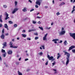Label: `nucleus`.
I'll return each instance as SVG.
<instances>
[{"label": "nucleus", "instance_id": "14", "mask_svg": "<svg viewBox=\"0 0 75 75\" xmlns=\"http://www.w3.org/2000/svg\"><path fill=\"white\" fill-rule=\"evenodd\" d=\"M22 35L23 37L24 38H25L26 37H27V35L25 34H22Z\"/></svg>", "mask_w": 75, "mask_h": 75}, {"label": "nucleus", "instance_id": "56", "mask_svg": "<svg viewBox=\"0 0 75 75\" xmlns=\"http://www.w3.org/2000/svg\"><path fill=\"white\" fill-rule=\"evenodd\" d=\"M2 27V24H0V27Z\"/></svg>", "mask_w": 75, "mask_h": 75}, {"label": "nucleus", "instance_id": "9", "mask_svg": "<svg viewBox=\"0 0 75 75\" xmlns=\"http://www.w3.org/2000/svg\"><path fill=\"white\" fill-rule=\"evenodd\" d=\"M57 41H59V40L58 39H53L52 40V41H54V43L55 44L57 43Z\"/></svg>", "mask_w": 75, "mask_h": 75}, {"label": "nucleus", "instance_id": "60", "mask_svg": "<svg viewBox=\"0 0 75 75\" xmlns=\"http://www.w3.org/2000/svg\"><path fill=\"white\" fill-rule=\"evenodd\" d=\"M30 71V69H28L27 71H28H28Z\"/></svg>", "mask_w": 75, "mask_h": 75}, {"label": "nucleus", "instance_id": "63", "mask_svg": "<svg viewBox=\"0 0 75 75\" xmlns=\"http://www.w3.org/2000/svg\"><path fill=\"white\" fill-rule=\"evenodd\" d=\"M74 8H75V6H73V9H74Z\"/></svg>", "mask_w": 75, "mask_h": 75}, {"label": "nucleus", "instance_id": "39", "mask_svg": "<svg viewBox=\"0 0 75 75\" xmlns=\"http://www.w3.org/2000/svg\"><path fill=\"white\" fill-rule=\"evenodd\" d=\"M34 9H32L30 10V12H32V11H34Z\"/></svg>", "mask_w": 75, "mask_h": 75}, {"label": "nucleus", "instance_id": "23", "mask_svg": "<svg viewBox=\"0 0 75 75\" xmlns=\"http://www.w3.org/2000/svg\"><path fill=\"white\" fill-rule=\"evenodd\" d=\"M8 23H9L10 24H13V22H12V21H8Z\"/></svg>", "mask_w": 75, "mask_h": 75}, {"label": "nucleus", "instance_id": "62", "mask_svg": "<svg viewBox=\"0 0 75 75\" xmlns=\"http://www.w3.org/2000/svg\"><path fill=\"white\" fill-rule=\"evenodd\" d=\"M57 73H58V72H57V71H55L54 72V74H57Z\"/></svg>", "mask_w": 75, "mask_h": 75}, {"label": "nucleus", "instance_id": "24", "mask_svg": "<svg viewBox=\"0 0 75 75\" xmlns=\"http://www.w3.org/2000/svg\"><path fill=\"white\" fill-rule=\"evenodd\" d=\"M3 7L4 8H7V5H3Z\"/></svg>", "mask_w": 75, "mask_h": 75}, {"label": "nucleus", "instance_id": "51", "mask_svg": "<svg viewBox=\"0 0 75 75\" xmlns=\"http://www.w3.org/2000/svg\"><path fill=\"white\" fill-rule=\"evenodd\" d=\"M16 65H18L19 64V63L18 62H16Z\"/></svg>", "mask_w": 75, "mask_h": 75}, {"label": "nucleus", "instance_id": "13", "mask_svg": "<svg viewBox=\"0 0 75 75\" xmlns=\"http://www.w3.org/2000/svg\"><path fill=\"white\" fill-rule=\"evenodd\" d=\"M1 18H2V15L0 16V22H1V23H3V20H2Z\"/></svg>", "mask_w": 75, "mask_h": 75}, {"label": "nucleus", "instance_id": "8", "mask_svg": "<svg viewBox=\"0 0 75 75\" xmlns=\"http://www.w3.org/2000/svg\"><path fill=\"white\" fill-rule=\"evenodd\" d=\"M12 53L13 52H12V51L11 50H10L8 51L7 54H8V55H11Z\"/></svg>", "mask_w": 75, "mask_h": 75}, {"label": "nucleus", "instance_id": "58", "mask_svg": "<svg viewBox=\"0 0 75 75\" xmlns=\"http://www.w3.org/2000/svg\"><path fill=\"white\" fill-rule=\"evenodd\" d=\"M21 57H20L19 59V61H21Z\"/></svg>", "mask_w": 75, "mask_h": 75}, {"label": "nucleus", "instance_id": "27", "mask_svg": "<svg viewBox=\"0 0 75 75\" xmlns=\"http://www.w3.org/2000/svg\"><path fill=\"white\" fill-rule=\"evenodd\" d=\"M38 54H39L40 55H42L43 53L42 52H40L38 53Z\"/></svg>", "mask_w": 75, "mask_h": 75}, {"label": "nucleus", "instance_id": "50", "mask_svg": "<svg viewBox=\"0 0 75 75\" xmlns=\"http://www.w3.org/2000/svg\"><path fill=\"white\" fill-rule=\"evenodd\" d=\"M28 59H25V61H28Z\"/></svg>", "mask_w": 75, "mask_h": 75}, {"label": "nucleus", "instance_id": "31", "mask_svg": "<svg viewBox=\"0 0 75 75\" xmlns=\"http://www.w3.org/2000/svg\"><path fill=\"white\" fill-rule=\"evenodd\" d=\"M41 47L42 48V49L43 50H44L45 49V46H44V45L42 46Z\"/></svg>", "mask_w": 75, "mask_h": 75}, {"label": "nucleus", "instance_id": "21", "mask_svg": "<svg viewBox=\"0 0 75 75\" xmlns=\"http://www.w3.org/2000/svg\"><path fill=\"white\" fill-rule=\"evenodd\" d=\"M9 45L11 46H13V42H10L9 43Z\"/></svg>", "mask_w": 75, "mask_h": 75}, {"label": "nucleus", "instance_id": "7", "mask_svg": "<svg viewBox=\"0 0 75 75\" xmlns=\"http://www.w3.org/2000/svg\"><path fill=\"white\" fill-rule=\"evenodd\" d=\"M18 10V8H15L14 9V10H13L12 12V14H14L16 11H17Z\"/></svg>", "mask_w": 75, "mask_h": 75}, {"label": "nucleus", "instance_id": "30", "mask_svg": "<svg viewBox=\"0 0 75 75\" xmlns=\"http://www.w3.org/2000/svg\"><path fill=\"white\" fill-rule=\"evenodd\" d=\"M33 24H35L37 23V22L35 21H33Z\"/></svg>", "mask_w": 75, "mask_h": 75}, {"label": "nucleus", "instance_id": "38", "mask_svg": "<svg viewBox=\"0 0 75 75\" xmlns=\"http://www.w3.org/2000/svg\"><path fill=\"white\" fill-rule=\"evenodd\" d=\"M59 14H60V13H59V12H57L56 13V15H57V16H59Z\"/></svg>", "mask_w": 75, "mask_h": 75}, {"label": "nucleus", "instance_id": "47", "mask_svg": "<svg viewBox=\"0 0 75 75\" xmlns=\"http://www.w3.org/2000/svg\"><path fill=\"white\" fill-rule=\"evenodd\" d=\"M45 65H48V61H47L46 62V63L45 64Z\"/></svg>", "mask_w": 75, "mask_h": 75}, {"label": "nucleus", "instance_id": "45", "mask_svg": "<svg viewBox=\"0 0 75 75\" xmlns=\"http://www.w3.org/2000/svg\"><path fill=\"white\" fill-rule=\"evenodd\" d=\"M27 40H31V38H28L27 39Z\"/></svg>", "mask_w": 75, "mask_h": 75}, {"label": "nucleus", "instance_id": "22", "mask_svg": "<svg viewBox=\"0 0 75 75\" xmlns=\"http://www.w3.org/2000/svg\"><path fill=\"white\" fill-rule=\"evenodd\" d=\"M65 3L64 2H62L61 4H60V6H62V5H64L65 4Z\"/></svg>", "mask_w": 75, "mask_h": 75}, {"label": "nucleus", "instance_id": "3", "mask_svg": "<svg viewBox=\"0 0 75 75\" xmlns=\"http://www.w3.org/2000/svg\"><path fill=\"white\" fill-rule=\"evenodd\" d=\"M69 35L70 37H72L75 40V33H70Z\"/></svg>", "mask_w": 75, "mask_h": 75}, {"label": "nucleus", "instance_id": "6", "mask_svg": "<svg viewBox=\"0 0 75 75\" xmlns=\"http://www.w3.org/2000/svg\"><path fill=\"white\" fill-rule=\"evenodd\" d=\"M48 59L50 60H52L51 61H55V59H54L53 56L50 57Z\"/></svg>", "mask_w": 75, "mask_h": 75}, {"label": "nucleus", "instance_id": "36", "mask_svg": "<svg viewBox=\"0 0 75 75\" xmlns=\"http://www.w3.org/2000/svg\"><path fill=\"white\" fill-rule=\"evenodd\" d=\"M15 6H16L17 5V1H15Z\"/></svg>", "mask_w": 75, "mask_h": 75}, {"label": "nucleus", "instance_id": "33", "mask_svg": "<svg viewBox=\"0 0 75 75\" xmlns=\"http://www.w3.org/2000/svg\"><path fill=\"white\" fill-rule=\"evenodd\" d=\"M63 52H64V55H65V53H67V52H66V50H64L63 51Z\"/></svg>", "mask_w": 75, "mask_h": 75}, {"label": "nucleus", "instance_id": "48", "mask_svg": "<svg viewBox=\"0 0 75 75\" xmlns=\"http://www.w3.org/2000/svg\"><path fill=\"white\" fill-rule=\"evenodd\" d=\"M47 57L48 59L50 57V56L49 55H48V53L47 54Z\"/></svg>", "mask_w": 75, "mask_h": 75}, {"label": "nucleus", "instance_id": "16", "mask_svg": "<svg viewBox=\"0 0 75 75\" xmlns=\"http://www.w3.org/2000/svg\"><path fill=\"white\" fill-rule=\"evenodd\" d=\"M1 37L2 39H4V35L3 34L2 35Z\"/></svg>", "mask_w": 75, "mask_h": 75}, {"label": "nucleus", "instance_id": "12", "mask_svg": "<svg viewBox=\"0 0 75 75\" xmlns=\"http://www.w3.org/2000/svg\"><path fill=\"white\" fill-rule=\"evenodd\" d=\"M18 47V46L13 47V46H12L10 47V48H15V49L17 48Z\"/></svg>", "mask_w": 75, "mask_h": 75}, {"label": "nucleus", "instance_id": "42", "mask_svg": "<svg viewBox=\"0 0 75 75\" xmlns=\"http://www.w3.org/2000/svg\"><path fill=\"white\" fill-rule=\"evenodd\" d=\"M22 32L23 33H25V30H23L22 31Z\"/></svg>", "mask_w": 75, "mask_h": 75}, {"label": "nucleus", "instance_id": "55", "mask_svg": "<svg viewBox=\"0 0 75 75\" xmlns=\"http://www.w3.org/2000/svg\"><path fill=\"white\" fill-rule=\"evenodd\" d=\"M48 6H45V8H48Z\"/></svg>", "mask_w": 75, "mask_h": 75}, {"label": "nucleus", "instance_id": "2", "mask_svg": "<svg viewBox=\"0 0 75 75\" xmlns=\"http://www.w3.org/2000/svg\"><path fill=\"white\" fill-rule=\"evenodd\" d=\"M61 30V32L59 33V36L63 35H64L65 33V31L64 30V28H62Z\"/></svg>", "mask_w": 75, "mask_h": 75}, {"label": "nucleus", "instance_id": "34", "mask_svg": "<svg viewBox=\"0 0 75 75\" xmlns=\"http://www.w3.org/2000/svg\"><path fill=\"white\" fill-rule=\"evenodd\" d=\"M38 37H35V40H37L38 39Z\"/></svg>", "mask_w": 75, "mask_h": 75}, {"label": "nucleus", "instance_id": "40", "mask_svg": "<svg viewBox=\"0 0 75 75\" xmlns=\"http://www.w3.org/2000/svg\"><path fill=\"white\" fill-rule=\"evenodd\" d=\"M34 35H38V33H34Z\"/></svg>", "mask_w": 75, "mask_h": 75}, {"label": "nucleus", "instance_id": "44", "mask_svg": "<svg viewBox=\"0 0 75 75\" xmlns=\"http://www.w3.org/2000/svg\"><path fill=\"white\" fill-rule=\"evenodd\" d=\"M2 52H5V50H2Z\"/></svg>", "mask_w": 75, "mask_h": 75}, {"label": "nucleus", "instance_id": "11", "mask_svg": "<svg viewBox=\"0 0 75 75\" xmlns=\"http://www.w3.org/2000/svg\"><path fill=\"white\" fill-rule=\"evenodd\" d=\"M57 55L58 56H57V59H58L59 58V57H61V55L59 53H58Z\"/></svg>", "mask_w": 75, "mask_h": 75}, {"label": "nucleus", "instance_id": "61", "mask_svg": "<svg viewBox=\"0 0 75 75\" xmlns=\"http://www.w3.org/2000/svg\"><path fill=\"white\" fill-rule=\"evenodd\" d=\"M53 70L54 71H57V70L55 69H53Z\"/></svg>", "mask_w": 75, "mask_h": 75}, {"label": "nucleus", "instance_id": "26", "mask_svg": "<svg viewBox=\"0 0 75 75\" xmlns=\"http://www.w3.org/2000/svg\"><path fill=\"white\" fill-rule=\"evenodd\" d=\"M4 29L3 28L2 29V34H4Z\"/></svg>", "mask_w": 75, "mask_h": 75}, {"label": "nucleus", "instance_id": "37", "mask_svg": "<svg viewBox=\"0 0 75 75\" xmlns=\"http://www.w3.org/2000/svg\"><path fill=\"white\" fill-rule=\"evenodd\" d=\"M72 52L74 53H74H75V49H73L72 50Z\"/></svg>", "mask_w": 75, "mask_h": 75}, {"label": "nucleus", "instance_id": "41", "mask_svg": "<svg viewBox=\"0 0 75 75\" xmlns=\"http://www.w3.org/2000/svg\"><path fill=\"white\" fill-rule=\"evenodd\" d=\"M47 35H48V34L46 33V34L45 35V36L44 37H47Z\"/></svg>", "mask_w": 75, "mask_h": 75}, {"label": "nucleus", "instance_id": "53", "mask_svg": "<svg viewBox=\"0 0 75 75\" xmlns=\"http://www.w3.org/2000/svg\"><path fill=\"white\" fill-rule=\"evenodd\" d=\"M38 23L40 24H41V22H40V21H39L38 22Z\"/></svg>", "mask_w": 75, "mask_h": 75}, {"label": "nucleus", "instance_id": "43", "mask_svg": "<svg viewBox=\"0 0 75 75\" xmlns=\"http://www.w3.org/2000/svg\"><path fill=\"white\" fill-rule=\"evenodd\" d=\"M55 62H55L54 61V63H52V65H55Z\"/></svg>", "mask_w": 75, "mask_h": 75}, {"label": "nucleus", "instance_id": "5", "mask_svg": "<svg viewBox=\"0 0 75 75\" xmlns=\"http://www.w3.org/2000/svg\"><path fill=\"white\" fill-rule=\"evenodd\" d=\"M5 16H6V17L5 18V20H7V19L10 18V17H8V14L6 12H5Z\"/></svg>", "mask_w": 75, "mask_h": 75}, {"label": "nucleus", "instance_id": "52", "mask_svg": "<svg viewBox=\"0 0 75 75\" xmlns=\"http://www.w3.org/2000/svg\"><path fill=\"white\" fill-rule=\"evenodd\" d=\"M28 1H29V2H30V3H32V1H31V0H29Z\"/></svg>", "mask_w": 75, "mask_h": 75}, {"label": "nucleus", "instance_id": "19", "mask_svg": "<svg viewBox=\"0 0 75 75\" xmlns=\"http://www.w3.org/2000/svg\"><path fill=\"white\" fill-rule=\"evenodd\" d=\"M4 27H5V28H8V26H7V24H4Z\"/></svg>", "mask_w": 75, "mask_h": 75}, {"label": "nucleus", "instance_id": "49", "mask_svg": "<svg viewBox=\"0 0 75 75\" xmlns=\"http://www.w3.org/2000/svg\"><path fill=\"white\" fill-rule=\"evenodd\" d=\"M35 7L36 8H38V5H36L35 6Z\"/></svg>", "mask_w": 75, "mask_h": 75}, {"label": "nucleus", "instance_id": "57", "mask_svg": "<svg viewBox=\"0 0 75 75\" xmlns=\"http://www.w3.org/2000/svg\"><path fill=\"white\" fill-rule=\"evenodd\" d=\"M6 36H8V33H6Z\"/></svg>", "mask_w": 75, "mask_h": 75}, {"label": "nucleus", "instance_id": "10", "mask_svg": "<svg viewBox=\"0 0 75 75\" xmlns=\"http://www.w3.org/2000/svg\"><path fill=\"white\" fill-rule=\"evenodd\" d=\"M75 47L74 46H71L69 49V51H70V50H71L73 48H75Z\"/></svg>", "mask_w": 75, "mask_h": 75}, {"label": "nucleus", "instance_id": "17", "mask_svg": "<svg viewBox=\"0 0 75 75\" xmlns=\"http://www.w3.org/2000/svg\"><path fill=\"white\" fill-rule=\"evenodd\" d=\"M22 11L23 12H26L27 11V10H26V8H24L22 10Z\"/></svg>", "mask_w": 75, "mask_h": 75}, {"label": "nucleus", "instance_id": "4", "mask_svg": "<svg viewBox=\"0 0 75 75\" xmlns=\"http://www.w3.org/2000/svg\"><path fill=\"white\" fill-rule=\"evenodd\" d=\"M38 1L36 2L35 3L36 4L40 6L41 5V3L42 2V0H38Z\"/></svg>", "mask_w": 75, "mask_h": 75}, {"label": "nucleus", "instance_id": "18", "mask_svg": "<svg viewBox=\"0 0 75 75\" xmlns=\"http://www.w3.org/2000/svg\"><path fill=\"white\" fill-rule=\"evenodd\" d=\"M18 75H23L22 73L20 72L19 71H18Z\"/></svg>", "mask_w": 75, "mask_h": 75}, {"label": "nucleus", "instance_id": "32", "mask_svg": "<svg viewBox=\"0 0 75 75\" xmlns=\"http://www.w3.org/2000/svg\"><path fill=\"white\" fill-rule=\"evenodd\" d=\"M34 30L33 29L29 30V32L30 33L31 31H34Z\"/></svg>", "mask_w": 75, "mask_h": 75}, {"label": "nucleus", "instance_id": "15", "mask_svg": "<svg viewBox=\"0 0 75 75\" xmlns=\"http://www.w3.org/2000/svg\"><path fill=\"white\" fill-rule=\"evenodd\" d=\"M64 45H67V44H68V43H67V40H65L64 42Z\"/></svg>", "mask_w": 75, "mask_h": 75}, {"label": "nucleus", "instance_id": "54", "mask_svg": "<svg viewBox=\"0 0 75 75\" xmlns=\"http://www.w3.org/2000/svg\"><path fill=\"white\" fill-rule=\"evenodd\" d=\"M12 42H14V39H12Z\"/></svg>", "mask_w": 75, "mask_h": 75}, {"label": "nucleus", "instance_id": "64", "mask_svg": "<svg viewBox=\"0 0 75 75\" xmlns=\"http://www.w3.org/2000/svg\"><path fill=\"white\" fill-rule=\"evenodd\" d=\"M26 56H29V55H28V54H26Z\"/></svg>", "mask_w": 75, "mask_h": 75}, {"label": "nucleus", "instance_id": "35", "mask_svg": "<svg viewBox=\"0 0 75 75\" xmlns=\"http://www.w3.org/2000/svg\"><path fill=\"white\" fill-rule=\"evenodd\" d=\"M6 54H3V57H6Z\"/></svg>", "mask_w": 75, "mask_h": 75}, {"label": "nucleus", "instance_id": "28", "mask_svg": "<svg viewBox=\"0 0 75 75\" xmlns=\"http://www.w3.org/2000/svg\"><path fill=\"white\" fill-rule=\"evenodd\" d=\"M43 40H47V39L46 38V37H43Z\"/></svg>", "mask_w": 75, "mask_h": 75}, {"label": "nucleus", "instance_id": "46", "mask_svg": "<svg viewBox=\"0 0 75 75\" xmlns=\"http://www.w3.org/2000/svg\"><path fill=\"white\" fill-rule=\"evenodd\" d=\"M62 62L63 64H65V62H64V61L62 60Z\"/></svg>", "mask_w": 75, "mask_h": 75}, {"label": "nucleus", "instance_id": "25", "mask_svg": "<svg viewBox=\"0 0 75 75\" xmlns=\"http://www.w3.org/2000/svg\"><path fill=\"white\" fill-rule=\"evenodd\" d=\"M39 28L41 30H42V31H43V28H42V27H40V26L39 27Z\"/></svg>", "mask_w": 75, "mask_h": 75}, {"label": "nucleus", "instance_id": "1", "mask_svg": "<svg viewBox=\"0 0 75 75\" xmlns=\"http://www.w3.org/2000/svg\"><path fill=\"white\" fill-rule=\"evenodd\" d=\"M65 54H64V55H67V57L66 58L67 60L66 62V65H67L69 64V58H70V54L67 52Z\"/></svg>", "mask_w": 75, "mask_h": 75}, {"label": "nucleus", "instance_id": "59", "mask_svg": "<svg viewBox=\"0 0 75 75\" xmlns=\"http://www.w3.org/2000/svg\"><path fill=\"white\" fill-rule=\"evenodd\" d=\"M62 40H60V42L59 43H62Z\"/></svg>", "mask_w": 75, "mask_h": 75}, {"label": "nucleus", "instance_id": "29", "mask_svg": "<svg viewBox=\"0 0 75 75\" xmlns=\"http://www.w3.org/2000/svg\"><path fill=\"white\" fill-rule=\"evenodd\" d=\"M14 27H17V25L16 24H15L13 25Z\"/></svg>", "mask_w": 75, "mask_h": 75}, {"label": "nucleus", "instance_id": "20", "mask_svg": "<svg viewBox=\"0 0 75 75\" xmlns=\"http://www.w3.org/2000/svg\"><path fill=\"white\" fill-rule=\"evenodd\" d=\"M3 45L6 47L7 46V43L6 42H4V44H3Z\"/></svg>", "mask_w": 75, "mask_h": 75}]
</instances>
